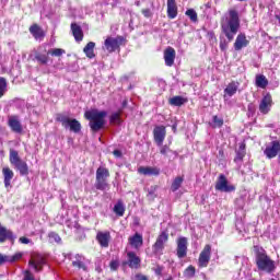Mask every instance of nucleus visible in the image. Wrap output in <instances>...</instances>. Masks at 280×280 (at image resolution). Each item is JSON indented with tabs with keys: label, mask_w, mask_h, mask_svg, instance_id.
Segmentation results:
<instances>
[{
	"label": "nucleus",
	"mask_w": 280,
	"mask_h": 280,
	"mask_svg": "<svg viewBox=\"0 0 280 280\" xmlns=\"http://www.w3.org/2000/svg\"><path fill=\"white\" fill-rule=\"evenodd\" d=\"M96 241L98 242L102 248H108L110 244V232L108 231H100L96 234Z\"/></svg>",
	"instance_id": "15"
},
{
	"label": "nucleus",
	"mask_w": 280,
	"mask_h": 280,
	"mask_svg": "<svg viewBox=\"0 0 280 280\" xmlns=\"http://www.w3.org/2000/svg\"><path fill=\"white\" fill-rule=\"evenodd\" d=\"M183 177L178 176L176 177L172 185H171V190L174 192V191H178V189H180V185H183Z\"/></svg>",
	"instance_id": "34"
},
{
	"label": "nucleus",
	"mask_w": 280,
	"mask_h": 280,
	"mask_svg": "<svg viewBox=\"0 0 280 280\" xmlns=\"http://www.w3.org/2000/svg\"><path fill=\"white\" fill-rule=\"evenodd\" d=\"M113 154H114V156H116V159H121V151L114 150Z\"/></svg>",
	"instance_id": "53"
},
{
	"label": "nucleus",
	"mask_w": 280,
	"mask_h": 280,
	"mask_svg": "<svg viewBox=\"0 0 280 280\" xmlns=\"http://www.w3.org/2000/svg\"><path fill=\"white\" fill-rule=\"evenodd\" d=\"M256 265L258 270L261 272H267L268 275H270V272H275V260H271L265 250L257 253Z\"/></svg>",
	"instance_id": "3"
},
{
	"label": "nucleus",
	"mask_w": 280,
	"mask_h": 280,
	"mask_svg": "<svg viewBox=\"0 0 280 280\" xmlns=\"http://www.w3.org/2000/svg\"><path fill=\"white\" fill-rule=\"evenodd\" d=\"M45 264V257L40 254H33L28 266L34 269L35 272H40L43 270V265Z\"/></svg>",
	"instance_id": "10"
},
{
	"label": "nucleus",
	"mask_w": 280,
	"mask_h": 280,
	"mask_svg": "<svg viewBox=\"0 0 280 280\" xmlns=\"http://www.w3.org/2000/svg\"><path fill=\"white\" fill-rule=\"evenodd\" d=\"M124 44V37L117 36V37H107L104 42L103 49H106L109 54H113V51H117L119 47Z\"/></svg>",
	"instance_id": "7"
},
{
	"label": "nucleus",
	"mask_w": 280,
	"mask_h": 280,
	"mask_svg": "<svg viewBox=\"0 0 280 280\" xmlns=\"http://www.w3.org/2000/svg\"><path fill=\"white\" fill-rule=\"evenodd\" d=\"M167 16L168 19H176V16H178V7H176V0H167Z\"/></svg>",
	"instance_id": "25"
},
{
	"label": "nucleus",
	"mask_w": 280,
	"mask_h": 280,
	"mask_svg": "<svg viewBox=\"0 0 280 280\" xmlns=\"http://www.w3.org/2000/svg\"><path fill=\"white\" fill-rule=\"evenodd\" d=\"M110 270H117L119 268V260H112L109 264Z\"/></svg>",
	"instance_id": "46"
},
{
	"label": "nucleus",
	"mask_w": 280,
	"mask_h": 280,
	"mask_svg": "<svg viewBox=\"0 0 280 280\" xmlns=\"http://www.w3.org/2000/svg\"><path fill=\"white\" fill-rule=\"evenodd\" d=\"M71 32L74 37V40H77V43H81V40L84 38V33L82 32V27L77 23H72Z\"/></svg>",
	"instance_id": "27"
},
{
	"label": "nucleus",
	"mask_w": 280,
	"mask_h": 280,
	"mask_svg": "<svg viewBox=\"0 0 280 280\" xmlns=\"http://www.w3.org/2000/svg\"><path fill=\"white\" fill-rule=\"evenodd\" d=\"M5 240H10V242H14V240H16V235H14L12 233V231L3 228L1 224H0V243H3L5 242Z\"/></svg>",
	"instance_id": "24"
},
{
	"label": "nucleus",
	"mask_w": 280,
	"mask_h": 280,
	"mask_svg": "<svg viewBox=\"0 0 280 280\" xmlns=\"http://www.w3.org/2000/svg\"><path fill=\"white\" fill-rule=\"evenodd\" d=\"M95 43L94 42H90L86 44V46L83 48V51L85 54V56L90 59L95 58Z\"/></svg>",
	"instance_id": "30"
},
{
	"label": "nucleus",
	"mask_w": 280,
	"mask_h": 280,
	"mask_svg": "<svg viewBox=\"0 0 280 280\" xmlns=\"http://www.w3.org/2000/svg\"><path fill=\"white\" fill-rule=\"evenodd\" d=\"M19 242H20V244H32V240H30L25 236L20 237Z\"/></svg>",
	"instance_id": "50"
},
{
	"label": "nucleus",
	"mask_w": 280,
	"mask_h": 280,
	"mask_svg": "<svg viewBox=\"0 0 280 280\" xmlns=\"http://www.w3.org/2000/svg\"><path fill=\"white\" fill-rule=\"evenodd\" d=\"M126 104H128V102H127V101H124L122 106H126Z\"/></svg>",
	"instance_id": "56"
},
{
	"label": "nucleus",
	"mask_w": 280,
	"mask_h": 280,
	"mask_svg": "<svg viewBox=\"0 0 280 280\" xmlns=\"http://www.w3.org/2000/svg\"><path fill=\"white\" fill-rule=\"evenodd\" d=\"M65 54V49L62 48H52L48 50L49 56H55L56 58H60Z\"/></svg>",
	"instance_id": "40"
},
{
	"label": "nucleus",
	"mask_w": 280,
	"mask_h": 280,
	"mask_svg": "<svg viewBox=\"0 0 280 280\" xmlns=\"http://www.w3.org/2000/svg\"><path fill=\"white\" fill-rule=\"evenodd\" d=\"M132 280H148V278L145 276H143L142 273H137Z\"/></svg>",
	"instance_id": "52"
},
{
	"label": "nucleus",
	"mask_w": 280,
	"mask_h": 280,
	"mask_svg": "<svg viewBox=\"0 0 280 280\" xmlns=\"http://www.w3.org/2000/svg\"><path fill=\"white\" fill-rule=\"evenodd\" d=\"M149 198H156V186H151L148 194Z\"/></svg>",
	"instance_id": "44"
},
{
	"label": "nucleus",
	"mask_w": 280,
	"mask_h": 280,
	"mask_svg": "<svg viewBox=\"0 0 280 280\" xmlns=\"http://www.w3.org/2000/svg\"><path fill=\"white\" fill-rule=\"evenodd\" d=\"M238 89H240V82L237 81L230 82L224 89V97H233V95L237 93Z\"/></svg>",
	"instance_id": "23"
},
{
	"label": "nucleus",
	"mask_w": 280,
	"mask_h": 280,
	"mask_svg": "<svg viewBox=\"0 0 280 280\" xmlns=\"http://www.w3.org/2000/svg\"><path fill=\"white\" fill-rule=\"evenodd\" d=\"M177 257L179 259L187 257V238L186 237H180L177 241Z\"/></svg>",
	"instance_id": "22"
},
{
	"label": "nucleus",
	"mask_w": 280,
	"mask_h": 280,
	"mask_svg": "<svg viewBox=\"0 0 280 280\" xmlns=\"http://www.w3.org/2000/svg\"><path fill=\"white\" fill-rule=\"evenodd\" d=\"M256 86H258V89H266V86H268V80L266 79L265 75H256Z\"/></svg>",
	"instance_id": "31"
},
{
	"label": "nucleus",
	"mask_w": 280,
	"mask_h": 280,
	"mask_svg": "<svg viewBox=\"0 0 280 280\" xmlns=\"http://www.w3.org/2000/svg\"><path fill=\"white\" fill-rule=\"evenodd\" d=\"M114 213H116V215H124V213H126V207H124V203L121 201H118L115 206H114Z\"/></svg>",
	"instance_id": "33"
},
{
	"label": "nucleus",
	"mask_w": 280,
	"mask_h": 280,
	"mask_svg": "<svg viewBox=\"0 0 280 280\" xmlns=\"http://www.w3.org/2000/svg\"><path fill=\"white\" fill-rule=\"evenodd\" d=\"M21 257H23V254L22 253H16L13 256H8V261L10 264H13V261H19V259H21Z\"/></svg>",
	"instance_id": "43"
},
{
	"label": "nucleus",
	"mask_w": 280,
	"mask_h": 280,
	"mask_svg": "<svg viewBox=\"0 0 280 280\" xmlns=\"http://www.w3.org/2000/svg\"><path fill=\"white\" fill-rule=\"evenodd\" d=\"M72 266L74 268L86 270V266L84 265V257L82 255H79V254H77L74 256V260H72Z\"/></svg>",
	"instance_id": "29"
},
{
	"label": "nucleus",
	"mask_w": 280,
	"mask_h": 280,
	"mask_svg": "<svg viewBox=\"0 0 280 280\" xmlns=\"http://www.w3.org/2000/svg\"><path fill=\"white\" fill-rule=\"evenodd\" d=\"M221 32L225 38L220 35V49L226 51L229 43H233L237 32H240V13L235 10H230L221 20Z\"/></svg>",
	"instance_id": "1"
},
{
	"label": "nucleus",
	"mask_w": 280,
	"mask_h": 280,
	"mask_svg": "<svg viewBox=\"0 0 280 280\" xmlns=\"http://www.w3.org/2000/svg\"><path fill=\"white\" fill-rule=\"evenodd\" d=\"M5 89H8V81L4 78H0V97L5 94Z\"/></svg>",
	"instance_id": "41"
},
{
	"label": "nucleus",
	"mask_w": 280,
	"mask_h": 280,
	"mask_svg": "<svg viewBox=\"0 0 280 280\" xmlns=\"http://www.w3.org/2000/svg\"><path fill=\"white\" fill-rule=\"evenodd\" d=\"M48 237H49V242H50L51 244H54V242H55L56 244H61V242H62V238H61L60 235H58V233H56V232H50V233L48 234Z\"/></svg>",
	"instance_id": "38"
},
{
	"label": "nucleus",
	"mask_w": 280,
	"mask_h": 280,
	"mask_svg": "<svg viewBox=\"0 0 280 280\" xmlns=\"http://www.w3.org/2000/svg\"><path fill=\"white\" fill-rule=\"evenodd\" d=\"M159 148H160V154H163V155H165V154H167L168 152H171V150H170V147H167V145H159Z\"/></svg>",
	"instance_id": "45"
},
{
	"label": "nucleus",
	"mask_w": 280,
	"mask_h": 280,
	"mask_svg": "<svg viewBox=\"0 0 280 280\" xmlns=\"http://www.w3.org/2000/svg\"><path fill=\"white\" fill-rule=\"evenodd\" d=\"M211 261V245H205L203 249L199 254L198 266L200 268H207Z\"/></svg>",
	"instance_id": "9"
},
{
	"label": "nucleus",
	"mask_w": 280,
	"mask_h": 280,
	"mask_svg": "<svg viewBox=\"0 0 280 280\" xmlns=\"http://www.w3.org/2000/svg\"><path fill=\"white\" fill-rule=\"evenodd\" d=\"M138 174H142V176H159L161 174V170L152 166H140L138 168Z\"/></svg>",
	"instance_id": "20"
},
{
	"label": "nucleus",
	"mask_w": 280,
	"mask_h": 280,
	"mask_svg": "<svg viewBox=\"0 0 280 280\" xmlns=\"http://www.w3.org/2000/svg\"><path fill=\"white\" fill-rule=\"evenodd\" d=\"M85 119H89V126L92 132H100L104 126H106V117L108 113L106 110L91 109L85 112Z\"/></svg>",
	"instance_id": "2"
},
{
	"label": "nucleus",
	"mask_w": 280,
	"mask_h": 280,
	"mask_svg": "<svg viewBox=\"0 0 280 280\" xmlns=\"http://www.w3.org/2000/svg\"><path fill=\"white\" fill-rule=\"evenodd\" d=\"M110 124H121V112L113 113L109 117Z\"/></svg>",
	"instance_id": "37"
},
{
	"label": "nucleus",
	"mask_w": 280,
	"mask_h": 280,
	"mask_svg": "<svg viewBox=\"0 0 280 280\" xmlns=\"http://www.w3.org/2000/svg\"><path fill=\"white\" fill-rule=\"evenodd\" d=\"M172 129L176 132V125H173Z\"/></svg>",
	"instance_id": "55"
},
{
	"label": "nucleus",
	"mask_w": 280,
	"mask_h": 280,
	"mask_svg": "<svg viewBox=\"0 0 280 280\" xmlns=\"http://www.w3.org/2000/svg\"><path fill=\"white\" fill-rule=\"evenodd\" d=\"M57 121H59L66 130H70V132H74L75 135L82 130V124H80L78 119L70 118L65 114H58Z\"/></svg>",
	"instance_id": "5"
},
{
	"label": "nucleus",
	"mask_w": 280,
	"mask_h": 280,
	"mask_svg": "<svg viewBox=\"0 0 280 280\" xmlns=\"http://www.w3.org/2000/svg\"><path fill=\"white\" fill-rule=\"evenodd\" d=\"M8 126L11 128L12 132H15L16 135H21V132H23V125L16 115L8 117Z\"/></svg>",
	"instance_id": "11"
},
{
	"label": "nucleus",
	"mask_w": 280,
	"mask_h": 280,
	"mask_svg": "<svg viewBox=\"0 0 280 280\" xmlns=\"http://www.w3.org/2000/svg\"><path fill=\"white\" fill-rule=\"evenodd\" d=\"M174 60H176V50L172 47H167L164 50V61L166 67H174Z\"/></svg>",
	"instance_id": "19"
},
{
	"label": "nucleus",
	"mask_w": 280,
	"mask_h": 280,
	"mask_svg": "<svg viewBox=\"0 0 280 280\" xmlns=\"http://www.w3.org/2000/svg\"><path fill=\"white\" fill-rule=\"evenodd\" d=\"M250 42L246 39V34L241 33L236 36L235 43H234V49L235 51H242L244 47H248V44Z\"/></svg>",
	"instance_id": "17"
},
{
	"label": "nucleus",
	"mask_w": 280,
	"mask_h": 280,
	"mask_svg": "<svg viewBox=\"0 0 280 280\" xmlns=\"http://www.w3.org/2000/svg\"><path fill=\"white\" fill-rule=\"evenodd\" d=\"M127 264H128L129 268L137 270V268H139V266H141V258H139V256H137V254L135 252H128L127 253Z\"/></svg>",
	"instance_id": "18"
},
{
	"label": "nucleus",
	"mask_w": 280,
	"mask_h": 280,
	"mask_svg": "<svg viewBox=\"0 0 280 280\" xmlns=\"http://www.w3.org/2000/svg\"><path fill=\"white\" fill-rule=\"evenodd\" d=\"M35 60H37L39 65H47V62H49V56L37 52L35 55Z\"/></svg>",
	"instance_id": "36"
},
{
	"label": "nucleus",
	"mask_w": 280,
	"mask_h": 280,
	"mask_svg": "<svg viewBox=\"0 0 280 280\" xmlns=\"http://www.w3.org/2000/svg\"><path fill=\"white\" fill-rule=\"evenodd\" d=\"M166 135L167 131L165 130V126H156L153 129V137L156 145H163Z\"/></svg>",
	"instance_id": "12"
},
{
	"label": "nucleus",
	"mask_w": 280,
	"mask_h": 280,
	"mask_svg": "<svg viewBox=\"0 0 280 280\" xmlns=\"http://www.w3.org/2000/svg\"><path fill=\"white\" fill-rule=\"evenodd\" d=\"M168 238H170V235L167 234V232H162L153 245L154 253H161V250L165 248V243L167 242Z\"/></svg>",
	"instance_id": "14"
},
{
	"label": "nucleus",
	"mask_w": 280,
	"mask_h": 280,
	"mask_svg": "<svg viewBox=\"0 0 280 280\" xmlns=\"http://www.w3.org/2000/svg\"><path fill=\"white\" fill-rule=\"evenodd\" d=\"M9 161L11 165L20 172L21 176H27L30 174V167L27 166V162L23 161L21 156H19V151L11 149L9 153Z\"/></svg>",
	"instance_id": "4"
},
{
	"label": "nucleus",
	"mask_w": 280,
	"mask_h": 280,
	"mask_svg": "<svg viewBox=\"0 0 280 280\" xmlns=\"http://www.w3.org/2000/svg\"><path fill=\"white\" fill-rule=\"evenodd\" d=\"M271 106H272V96H270V94H267L260 101L259 110L260 113H262V115H268V113H270Z\"/></svg>",
	"instance_id": "16"
},
{
	"label": "nucleus",
	"mask_w": 280,
	"mask_h": 280,
	"mask_svg": "<svg viewBox=\"0 0 280 280\" xmlns=\"http://www.w3.org/2000/svg\"><path fill=\"white\" fill-rule=\"evenodd\" d=\"M128 242L131 248L139 250L143 246V235L136 233L128 238Z\"/></svg>",
	"instance_id": "21"
},
{
	"label": "nucleus",
	"mask_w": 280,
	"mask_h": 280,
	"mask_svg": "<svg viewBox=\"0 0 280 280\" xmlns=\"http://www.w3.org/2000/svg\"><path fill=\"white\" fill-rule=\"evenodd\" d=\"M217 191H223L225 194H231V191H235V187L229 183L226 176L224 174L219 175V178L215 184Z\"/></svg>",
	"instance_id": "8"
},
{
	"label": "nucleus",
	"mask_w": 280,
	"mask_h": 280,
	"mask_svg": "<svg viewBox=\"0 0 280 280\" xmlns=\"http://www.w3.org/2000/svg\"><path fill=\"white\" fill-rule=\"evenodd\" d=\"M8 255L0 254V266H3V264L8 262Z\"/></svg>",
	"instance_id": "51"
},
{
	"label": "nucleus",
	"mask_w": 280,
	"mask_h": 280,
	"mask_svg": "<svg viewBox=\"0 0 280 280\" xmlns=\"http://www.w3.org/2000/svg\"><path fill=\"white\" fill-rule=\"evenodd\" d=\"M245 152L244 151H238L236 153V158L234 159L235 162L237 161H242V159H244Z\"/></svg>",
	"instance_id": "49"
},
{
	"label": "nucleus",
	"mask_w": 280,
	"mask_h": 280,
	"mask_svg": "<svg viewBox=\"0 0 280 280\" xmlns=\"http://www.w3.org/2000/svg\"><path fill=\"white\" fill-rule=\"evenodd\" d=\"M23 280H36V279L34 278V275H32V272L25 271Z\"/></svg>",
	"instance_id": "48"
},
{
	"label": "nucleus",
	"mask_w": 280,
	"mask_h": 280,
	"mask_svg": "<svg viewBox=\"0 0 280 280\" xmlns=\"http://www.w3.org/2000/svg\"><path fill=\"white\" fill-rule=\"evenodd\" d=\"M246 149V145L245 144H241L240 145V151L238 152H244V150Z\"/></svg>",
	"instance_id": "54"
},
{
	"label": "nucleus",
	"mask_w": 280,
	"mask_h": 280,
	"mask_svg": "<svg viewBox=\"0 0 280 280\" xmlns=\"http://www.w3.org/2000/svg\"><path fill=\"white\" fill-rule=\"evenodd\" d=\"M184 277H186V279H194V277H196V267L191 265L188 266L184 271Z\"/></svg>",
	"instance_id": "35"
},
{
	"label": "nucleus",
	"mask_w": 280,
	"mask_h": 280,
	"mask_svg": "<svg viewBox=\"0 0 280 280\" xmlns=\"http://www.w3.org/2000/svg\"><path fill=\"white\" fill-rule=\"evenodd\" d=\"M224 126V119L213 116V128H222Z\"/></svg>",
	"instance_id": "42"
},
{
	"label": "nucleus",
	"mask_w": 280,
	"mask_h": 280,
	"mask_svg": "<svg viewBox=\"0 0 280 280\" xmlns=\"http://www.w3.org/2000/svg\"><path fill=\"white\" fill-rule=\"evenodd\" d=\"M2 174L4 176V187L9 189L11 187L12 178H14V172L10 167H3Z\"/></svg>",
	"instance_id": "28"
},
{
	"label": "nucleus",
	"mask_w": 280,
	"mask_h": 280,
	"mask_svg": "<svg viewBox=\"0 0 280 280\" xmlns=\"http://www.w3.org/2000/svg\"><path fill=\"white\" fill-rule=\"evenodd\" d=\"M187 100L183 96H174L170 100V105L171 106H183Z\"/></svg>",
	"instance_id": "32"
},
{
	"label": "nucleus",
	"mask_w": 280,
	"mask_h": 280,
	"mask_svg": "<svg viewBox=\"0 0 280 280\" xmlns=\"http://www.w3.org/2000/svg\"><path fill=\"white\" fill-rule=\"evenodd\" d=\"M30 33L35 40H43V38H45V32L37 24H34L30 27Z\"/></svg>",
	"instance_id": "26"
},
{
	"label": "nucleus",
	"mask_w": 280,
	"mask_h": 280,
	"mask_svg": "<svg viewBox=\"0 0 280 280\" xmlns=\"http://www.w3.org/2000/svg\"><path fill=\"white\" fill-rule=\"evenodd\" d=\"M186 16H188L190 21H192V23H196L198 21V13L194 9H188L186 11Z\"/></svg>",
	"instance_id": "39"
},
{
	"label": "nucleus",
	"mask_w": 280,
	"mask_h": 280,
	"mask_svg": "<svg viewBox=\"0 0 280 280\" xmlns=\"http://www.w3.org/2000/svg\"><path fill=\"white\" fill-rule=\"evenodd\" d=\"M280 151L279 141H272L269 145L266 147L264 154L267 159H275Z\"/></svg>",
	"instance_id": "13"
},
{
	"label": "nucleus",
	"mask_w": 280,
	"mask_h": 280,
	"mask_svg": "<svg viewBox=\"0 0 280 280\" xmlns=\"http://www.w3.org/2000/svg\"><path fill=\"white\" fill-rule=\"evenodd\" d=\"M208 38L210 43H218V38L215 37V33L213 32H208Z\"/></svg>",
	"instance_id": "47"
},
{
	"label": "nucleus",
	"mask_w": 280,
	"mask_h": 280,
	"mask_svg": "<svg viewBox=\"0 0 280 280\" xmlns=\"http://www.w3.org/2000/svg\"><path fill=\"white\" fill-rule=\"evenodd\" d=\"M110 177V172L108 168L104 166H100L96 170V182H95V188L100 191H106L108 189V178Z\"/></svg>",
	"instance_id": "6"
}]
</instances>
